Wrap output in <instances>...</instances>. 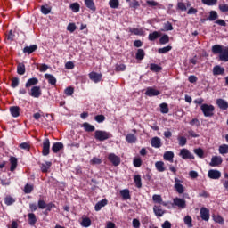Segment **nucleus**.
I'll return each instance as SVG.
<instances>
[{
  "mask_svg": "<svg viewBox=\"0 0 228 228\" xmlns=\"http://www.w3.org/2000/svg\"><path fill=\"white\" fill-rule=\"evenodd\" d=\"M172 51V46L170 45H167V46H165L163 48H159L158 49V53L159 54H167V53Z\"/></svg>",
  "mask_w": 228,
  "mask_h": 228,
  "instance_id": "49",
  "label": "nucleus"
},
{
  "mask_svg": "<svg viewBox=\"0 0 228 228\" xmlns=\"http://www.w3.org/2000/svg\"><path fill=\"white\" fill-rule=\"evenodd\" d=\"M133 165L135 168H140L142 167V159L141 158H134Z\"/></svg>",
  "mask_w": 228,
  "mask_h": 228,
  "instance_id": "57",
  "label": "nucleus"
},
{
  "mask_svg": "<svg viewBox=\"0 0 228 228\" xmlns=\"http://www.w3.org/2000/svg\"><path fill=\"white\" fill-rule=\"evenodd\" d=\"M37 49H38L37 45H31L30 46H25L23 48V53L24 54H33Z\"/></svg>",
  "mask_w": 228,
  "mask_h": 228,
  "instance_id": "20",
  "label": "nucleus"
},
{
  "mask_svg": "<svg viewBox=\"0 0 228 228\" xmlns=\"http://www.w3.org/2000/svg\"><path fill=\"white\" fill-rule=\"evenodd\" d=\"M85 4H86V8H88L92 12H95V10H97L94 0H85Z\"/></svg>",
  "mask_w": 228,
  "mask_h": 228,
  "instance_id": "31",
  "label": "nucleus"
},
{
  "mask_svg": "<svg viewBox=\"0 0 228 228\" xmlns=\"http://www.w3.org/2000/svg\"><path fill=\"white\" fill-rule=\"evenodd\" d=\"M216 103L218 106L219 110H222L223 111H225L226 110H228V102L224 99L218 98Z\"/></svg>",
  "mask_w": 228,
  "mask_h": 228,
  "instance_id": "11",
  "label": "nucleus"
},
{
  "mask_svg": "<svg viewBox=\"0 0 228 228\" xmlns=\"http://www.w3.org/2000/svg\"><path fill=\"white\" fill-rule=\"evenodd\" d=\"M161 92L159 90H156L153 87H148L145 92V95L148 97H156L158 95H160Z\"/></svg>",
  "mask_w": 228,
  "mask_h": 228,
  "instance_id": "12",
  "label": "nucleus"
},
{
  "mask_svg": "<svg viewBox=\"0 0 228 228\" xmlns=\"http://www.w3.org/2000/svg\"><path fill=\"white\" fill-rule=\"evenodd\" d=\"M82 127L85 129L86 133H94V131H95V126L90 125L88 122L83 123Z\"/></svg>",
  "mask_w": 228,
  "mask_h": 228,
  "instance_id": "26",
  "label": "nucleus"
},
{
  "mask_svg": "<svg viewBox=\"0 0 228 228\" xmlns=\"http://www.w3.org/2000/svg\"><path fill=\"white\" fill-rule=\"evenodd\" d=\"M218 8L222 13H228V4L225 3L220 4Z\"/></svg>",
  "mask_w": 228,
  "mask_h": 228,
  "instance_id": "52",
  "label": "nucleus"
},
{
  "mask_svg": "<svg viewBox=\"0 0 228 228\" xmlns=\"http://www.w3.org/2000/svg\"><path fill=\"white\" fill-rule=\"evenodd\" d=\"M151 147H154L155 149H159V147H161V138L153 137L151 140Z\"/></svg>",
  "mask_w": 228,
  "mask_h": 228,
  "instance_id": "24",
  "label": "nucleus"
},
{
  "mask_svg": "<svg viewBox=\"0 0 228 228\" xmlns=\"http://www.w3.org/2000/svg\"><path fill=\"white\" fill-rule=\"evenodd\" d=\"M134 183L136 188H142V175H135L134 176Z\"/></svg>",
  "mask_w": 228,
  "mask_h": 228,
  "instance_id": "38",
  "label": "nucleus"
},
{
  "mask_svg": "<svg viewBox=\"0 0 228 228\" xmlns=\"http://www.w3.org/2000/svg\"><path fill=\"white\" fill-rule=\"evenodd\" d=\"M152 200L154 204H163V198H161V195L154 194L152 196Z\"/></svg>",
  "mask_w": 228,
  "mask_h": 228,
  "instance_id": "48",
  "label": "nucleus"
},
{
  "mask_svg": "<svg viewBox=\"0 0 228 228\" xmlns=\"http://www.w3.org/2000/svg\"><path fill=\"white\" fill-rule=\"evenodd\" d=\"M170 42V37L168 35L164 34L160 38H159V44L160 45H165V44H168Z\"/></svg>",
  "mask_w": 228,
  "mask_h": 228,
  "instance_id": "43",
  "label": "nucleus"
},
{
  "mask_svg": "<svg viewBox=\"0 0 228 228\" xmlns=\"http://www.w3.org/2000/svg\"><path fill=\"white\" fill-rule=\"evenodd\" d=\"M228 152V145L223 144L219 146V154H227Z\"/></svg>",
  "mask_w": 228,
  "mask_h": 228,
  "instance_id": "60",
  "label": "nucleus"
},
{
  "mask_svg": "<svg viewBox=\"0 0 228 228\" xmlns=\"http://www.w3.org/2000/svg\"><path fill=\"white\" fill-rule=\"evenodd\" d=\"M160 108V113L167 114L168 111H170V109L168 108V104L164 102L159 105Z\"/></svg>",
  "mask_w": 228,
  "mask_h": 228,
  "instance_id": "45",
  "label": "nucleus"
},
{
  "mask_svg": "<svg viewBox=\"0 0 228 228\" xmlns=\"http://www.w3.org/2000/svg\"><path fill=\"white\" fill-rule=\"evenodd\" d=\"M69 8L74 12V13H77L81 8L78 3H73L69 5Z\"/></svg>",
  "mask_w": 228,
  "mask_h": 228,
  "instance_id": "50",
  "label": "nucleus"
},
{
  "mask_svg": "<svg viewBox=\"0 0 228 228\" xmlns=\"http://www.w3.org/2000/svg\"><path fill=\"white\" fill-rule=\"evenodd\" d=\"M164 28H165V31L174 30V27L172 26V23L170 21H167L166 23H164Z\"/></svg>",
  "mask_w": 228,
  "mask_h": 228,
  "instance_id": "63",
  "label": "nucleus"
},
{
  "mask_svg": "<svg viewBox=\"0 0 228 228\" xmlns=\"http://www.w3.org/2000/svg\"><path fill=\"white\" fill-rule=\"evenodd\" d=\"M10 113H11L12 117H13L14 118L20 117V107H19V106L10 107Z\"/></svg>",
  "mask_w": 228,
  "mask_h": 228,
  "instance_id": "17",
  "label": "nucleus"
},
{
  "mask_svg": "<svg viewBox=\"0 0 228 228\" xmlns=\"http://www.w3.org/2000/svg\"><path fill=\"white\" fill-rule=\"evenodd\" d=\"M173 202L175 206H177V208H180L181 209H184L186 208V200L183 199L175 198Z\"/></svg>",
  "mask_w": 228,
  "mask_h": 228,
  "instance_id": "15",
  "label": "nucleus"
},
{
  "mask_svg": "<svg viewBox=\"0 0 228 228\" xmlns=\"http://www.w3.org/2000/svg\"><path fill=\"white\" fill-rule=\"evenodd\" d=\"M4 203L6 206H12V204H15V199L12 198L11 196H7L4 199Z\"/></svg>",
  "mask_w": 228,
  "mask_h": 228,
  "instance_id": "58",
  "label": "nucleus"
},
{
  "mask_svg": "<svg viewBox=\"0 0 228 228\" xmlns=\"http://www.w3.org/2000/svg\"><path fill=\"white\" fill-rule=\"evenodd\" d=\"M135 58L136 60H143V58H145V51H143V49H138L137 53L135 54Z\"/></svg>",
  "mask_w": 228,
  "mask_h": 228,
  "instance_id": "46",
  "label": "nucleus"
},
{
  "mask_svg": "<svg viewBox=\"0 0 228 228\" xmlns=\"http://www.w3.org/2000/svg\"><path fill=\"white\" fill-rule=\"evenodd\" d=\"M136 140H138L136 138V135H134V134H128L126 136V142H127V143H136Z\"/></svg>",
  "mask_w": 228,
  "mask_h": 228,
  "instance_id": "34",
  "label": "nucleus"
},
{
  "mask_svg": "<svg viewBox=\"0 0 228 228\" xmlns=\"http://www.w3.org/2000/svg\"><path fill=\"white\" fill-rule=\"evenodd\" d=\"M17 74H19L20 76H24V74H26V65H24V63L22 62L18 63Z\"/></svg>",
  "mask_w": 228,
  "mask_h": 228,
  "instance_id": "29",
  "label": "nucleus"
},
{
  "mask_svg": "<svg viewBox=\"0 0 228 228\" xmlns=\"http://www.w3.org/2000/svg\"><path fill=\"white\" fill-rule=\"evenodd\" d=\"M183 222L185 224V225H187V227L189 228H191L193 227V219H191V216H186L184 218H183Z\"/></svg>",
  "mask_w": 228,
  "mask_h": 228,
  "instance_id": "44",
  "label": "nucleus"
},
{
  "mask_svg": "<svg viewBox=\"0 0 228 228\" xmlns=\"http://www.w3.org/2000/svg\"><path fill=\"white\" fill-rule=\"evenodd\" d=\"M193 152L194 154H196V156H198V158H200V159H204V150H202V148H196L193 150Z\"/></svg>",
  "mask_w": 228,
  "mask_h": 228,
  "instance_id": "42",
  "label": "nucleus"
},
{
  "mask_svg": "<svg viewBox=\"0 0 228 228\" xmlns=\"http://www.w3.org/2000/svg\"><path fill=\"white\" fill-rule=\"evenodd\" d=\"M129 33H132V35H137L139 37H142L143 35V28H128Z\"/></svg>",
  "mask_w": 228,
  "mask_h": 228,
  "instance_id": "30",
  "label": "nucleus"
},
{
  "mask_svg": "<svg viewBox=\"0 0 228 228\" xmlns=\"http://www.w3.org/2000/svg\"><path fill=\"white\" fill-rule=\"evenodd\" d=\"M28 224L31 225V227L35 226L37 224V216L34 213L28 214Z\"/></svg>",
  "mask_w": 228,
  "mask_h": 228,
  "instance_id": "25",
  "label": "nucleus"
},
{
  "mask_svg": "<svg viewBox=\"0 0 228 228\" xmlns=\"http://www.w3.org/2000/svg\"><path fill=\"white\" fill-rule=\"evenodd\" d=\"M10 164H11V167H10V170L11 172H15V170L17 169V165H19V160L17 159L16 157H10Z\"/></svg>",
  "mask_w": 228,
  "mask_h": 228,
  "instance_id": "18",
  "label": "nucleus"
},
{
  "mask_svg": "<svg viewBox=\"0 0 228 228\" xmlns=\"http://www.w3.org/2000/svg\"><path fill=\"white\" fill-rule=\"evenodd\" d=\"M64 145L62 142H54L52 146V151L54 154H58L60 151H63Z\"/></svg>",
  "mask_w": 228,
  "mask_h": 228,
  "instance_id": "23",
  "label": "nucleus"
},
{
  "mask_svg": "<svg viewBox=\"0 0 228 228\" xmlns=\"http://www.w3.org/2000/svg\"><path fill=\"white\" fill-rule=\"evenodd\" d=\"M47 207V203H45V201H44L43 200H39L37 202V208L39 209H45V208Z\"/></svg>",
  "mask_w": 228,
  "mask_h": 228,
  "instance_id": "64",
  "label": "nucleus"
},
{
  "mask_svg": "<svg viewBox=\"0 0 228 228\" xmlns=\"http://www.w3.org/2000/svg\"><path fill=\"white\" fill-rule=\"evenodd\" d=\"M219 60L221 61H228V46L223 49L222 53L219 54Z\"/></svg>",
  "mask_w": 228,
  "mask_h": 228,
  "instance_id": "27",
  "label": "nucleus"
},
{
  "mask_svg": "<svg viewBox=\"0 0 228 228\" xmlns=\"http://www.w3.org/2000/svg\"><path fill=\"white\" fill-rule=\"evenodd\" d=\"M19 84H20L19 77H14L12 78V83H11L12 88H17V86H19Z\"/></svg>",
  "mask_w": 228,
  "mask_h": 228,
  "instance_id": "61",
  "label": "nucleus"
},
{
  "mask_svg": "<svg viewBox=\"0 0 228 228\" xmlns=\"http://www.w3.org/2000/svg\"><path fill=\"white\" fill-rule=\"evenodd\" d=\"M155 167L156 170H158L159 172H165V170H167V168L165 167V162L163 161H157L155 163Z\"/></svg>",
  "mask_w": 228,
  "mask_h": 228,
  "instance_id": "33",
  "label": "nucleus"
},
{
  "mask_svg": "<svg viewBox=\"0 0 228 228\" xmlns=\"http://www.w3.org/2000/svg\"><path fill=\"white\" fill-rule=\"evenodd\" d=\"M89 79L94 83H101L102 80V74L93 71L89 73Z\"/></svg>",
  "mask_w": 228,
  "mask_h": 228,
  "instance_id": "6",
  "label": "nucleus"
},
{
  "mask_svg": "<svg viewBox=\"0 0 228 228\" xmlns=\"http://www.w3.org/2000/svg\"><path fill=\"white\" fill-rule=\"evenodd\" d=\"M177 140H178V143H179L180 147H184V145H186V143H188V140L184 136H178Z\"/></svg>",
  "mask_w": 228,
  "mask_h": 228,
  "instance_id": "51",
  "label": "nucleus"
},
{
  "mask_svg": "<svg viewBox=\"0 0 228 228\" xmlns=\"http://www.w3.org/2000/svg\"><path fill=\"white\" fill-rule=\"evenodd\" d=\"M28 95L34 99H38L42 95V89L38 86H34L28 92Z\"/></svg>",
  "mask_w": 228,
  "mask_h": 228,
  "instance_id": "5",
  "label": "nucleus"
},
{
  "mask_svg": "<svg viewBox=\"0 0 228 228\" xmlns=\"http://www.w3.org/2000/svg\"><path fill=\"white\" fill-rule=\"evenodd\" d=\"M129 7L133 8L134 10L140 8V2H138L137 0H132L129 3Z\"/></svg>",
  "mask_w": 228,
  "mask_h": 228,
  "instance_id": "54",
  "label": "nucleus"
},
{
  "mask_svg": "<svg viewBox=\"0 0 228 228\" xmlns=\"http://www.w3.org/2000/svg\"><path fill=\"white\" fill-rule=\"evenodd\" d=\"M159 37H161V35L159 34V32L158 31H154L153 33H150L148 36V39L151 42H154V40H158V38H159Z\"/></svg>",
  "mask_w": 228,
  "mask_h": 228,
  "instance_id": "37",
  "label": "nucleus"
},
{
  "mask_svg": "<svg viewBox=\"0 0 228 228\" xmlns=\"http://www.w3.org/2000/svg\"><path fill=\"white\" fill-rule=\"evenodd\" d=\"M153 213L155 216H159V218H161V216H163V215H165V213L167 212L161 209V206L155 205L153 207Z\"/></svg>",
  "mask_w": 228,
  "mask_h": 228,
  "instance_id": "19",
  "label": "nucleus"
},
{
  "mask_svg": "<svg viewBox=\"0 0 228 228\" xmlns=\"http://www.w3.org/2000/svg\"><path fill=\"white\" fill-rule=\"evenodd\" d=\"M224 74H225V69L221 66L216 65L213 68L214 76H224Z\"/></svg>",
  "mask_w": 228,
  "mask_h": 228,
  "instance_id": "21",
  "label": "nucleus"
},
{
  "mask_svg": "<svg viewBox=\"0 0 228 228\" xmlns=\"http://www.w3.org/2000/svg\"><path fill=\"white\" fill-rule=\"evenodd\" d=\"M165 161H169L170 163H174V153L173 151H166L163 156Z\"/></svg>",
  "mask_w": 228,
  "mask_h": 228,
  "instance_id": "32",
  "label": "nucleus"
},
{
  "mask_svg": "<svg viewBox=\"0 0 228 228\" xmlns=\"http://www.w3.org/2000/svg\"><path fill=\"white\" fill-rule=\"evenodd\" d=\"M45 79H46V81L48 82L49 85H51L52 86H56V77H54V75L46 73L45 74Z\"/></svg>",
  "mask_w": 228,
  "mask_h": 228,
  "instance_id": "16",
  "label": "nucleus"
},
{
  "mask_svg": "<svg viewBox=\"0 0 228 228\" xmlns=\"http://www.w3.org/2000/svg\"><path fill=\"white\" fill-rule=\"evenodd\" d=\"M216 19H218V12H216V11H211L209 12L208 20H210V22H213L216 20Z\"/></svg>",
  "mask_w": 228,
  "mask_h": 228,
  "instance_id": "47",
  "label": "nucleus"
},
{
  "mask_svg": "<svg viewBox=\"0 0 228 228\" xmlns=\"http://www.w3.org/2000/svg\"><path fill=\"white\" fill-rule=\"evenodd\" d=\"M33 190H34V186L29 183H27L24 187L23 191L24 193L29 194L31 193V191H33Z\"/></svg>",
  "mask_w": 228,
  "mask_h": 228,
  "instance_id": "59",
  "label": "nucleus"
},
{
  "mask_svg": "<svg viewBox=\"0 0 228 228\" xmlns=\"http://www.w3.org/2000/svg\"><path fill=\"white\" fill-rule=\"evenodd\" d=\"M126 69L125 64H116L115 70L116 72H124Z\"/></svg>",
  "mask_w": 228,
  "mask_h": 228,
  "instance_id": "62",
  "label": "nucleus"
},
{
  "mask_svg": "<svg viewBox=\"0 0 228 228\" xmlns=\"http://www.w3.org/2000/svg\"><path fill=\"white\" fill-rule=\"evenodd\" d=\"M223 51L224 48L220 45H215L212 46V53H214V54H221Z\"/></svg>",
  "mask_w": 228,
  "mask_h": 228,
  "instance_id": "41",
  "label": "nucleus"
},
{
  "mask_svg": "<svg viewBox=\"0 0 228 228\" xmlns=\"http://www.w3.org/2000/svg\"><path fill=\"white\" fill-rule=\"evenodd\" d=\"M109 5L110 6V8L117 9L120 5V2H118V0H110Z\"/></svg>",
  "mask_w": 228,
  "mask_h": 228,
  "instance_id": "53",
  "label": "nucleus"
},
{
  "mask_svg": "<svg viewBox=\"0 0 228 228\" xmlns=\"http://www.w3.org/2000/svg\"><path fill=\"white\" fill-rule=\"evenodd\" d=\"M179 156L182 159H195V155L190 150L183 148L180 151Z\"/></svg>",
  "mask_w": 228,
  "mask_h": 228,
  "instance_id": "3",
  "label": "nucleus"
},
{
  "mask_svg": "<svg viewBox=\"0 0 228 228\" xmlns=\"http://www.w3.org/2000/svg\"><path fill=\"white\" fill-rule=\"evenodd\" d=\"M94 120H95V122H98V124H102V122H104V120H106V117L102 114L96 115L94 117Z\"/></svg>",
  "mask_w": 228,
  "mask_h": 228,
  "instance_id": "55",
  "label": "nucleus"
},
{
  "mask_svg": "<svg viewBox=\"0 0 228 228\" xmlns=\"http://www.w3.org/2000/svg\"><path fill=\"white\" fill-rule=\"evenodd\" d=\"M50 152H51V141H49V138H45L43 141L42 155L49 156Z\"/></svg>",
  "mask_w": 228,
  "mask_h": 228,
  "instance_id": "4",
  "label": "nucleus"
},
{
  "mask_svg": "<svg viewBox=\"0 0 228 228\" xmlns=\"http://www.w3.org/2000/svg\"><path fill=\"white\" fill-rule=\"evenodd\" d=\"M35 85H38V78H29L25 84V88H31V86H35Z\"/></svg>",
  "mask_w": 228,
  "mask_h": 228,
  "instance_id": "28",
  "label": "nucleus"
},
{
  "mask_svg": "<svg viewBox=\"0 0 228 228\" xmlns=\"http://www.w3.org/2000/svg\"><path fill=\"white\" fill-rule=\"evenodd\" d=\"M120 195L125 200H129V199H131V194L129 193V189L121 190Z\"/></svg>",
  "mask_w": 228,
  "mask_h": 228,
  "instance_id": "36",
  "label": "nucleus"
},
{
  "mask_svg": "<svg viewBox=\"0 0 228 228\" xmlns=\"http://www.w3.org/2000/svg\"><path fill=\"white\" fill-rule=\"evenodd\" d=\"M150 70H151V72H161L163 68L158 64L151 63L150 64Z\"/></svg>",
  "mask_w": 228,
  "mask_h": 228,
  "instance_id": "39",
  "label": "nucleus"
},
{
  "mask_svg": "<svg viewBox=\"0 0 228 228\" xmlns=\"http://www.w3.org/2000/svg\"><path fill=\"white\" fill-rule=\"evenodd\" d=\"M201 3L207 4V6H215L218 3V0H201Z\"/></svg>",
  "mask_w": 228,
  "mask_h": 228,
  "instance_id": "56",
  "label": "nucleus"
},
{
  "mask_svg": "<svg viewBox=\"0 0 228 228\" xmlns=\"http://www.w3.org/2000/svg\"><path fill=\"white\" fill-rule=\"evenodd\" d=\"M94 138L98 142H106V140H110V138H113V134L104 130H96L94 132Z\"/></svg>",
  "mask_w": 228,
  "mask_h": 228,
  "instance_id": "1",
  "label": "nucleus"
},
{
  "mask_svg": "<svg viewBox=\"0 0 228 228\" xmlns=\"http://www.w3.org/2000/svg\"><path fill=\"white\" fill-rule=\"evenodd\" d=\"M175 185L174 188L175 190V191H177L180 195H183V193H184V186L183 184H181V181L179 180V178H175Z\"/></svg>",
  "mask_w": 228,
  "mask_h": 228,
  "instance_id": "9",
  "label": "nucleus"
},
{
  "mask_svg": "<svg viewBox=\"0 0 228 228\" xmlns=\"http://www.w3.org/2000/svg\"><path fill=\"white\" fill-rule=\"evenodd\" d=\"M39 168L43 174H48L49 170H51V167H53V162L46 161L45 164L38 163Z\"/></svg>",
  "mask_w": 228,
  "mask_h": 228,
  "instance_id": "7",
  "label": "nucleus"
},
{
  "mask_svg": "<svg viewBox=\"0 0 228 228\" xmlns=\"http://www.w3.org/2000/svg\"><path fill=\"white\" fill-rule=\"evenodd\" d=\"M105 206H108V200L103 199L101 201H98L95 206H94V210L95 211H101V209H102V208H104Z\"/></svg>",
  "mask_w": 228,
  "mask_h": 228,
  "instance_id": "22",
  "label": "nucleus"
},
{
  "mask_svg": "<svg viewBox=\"0 0 228 228\" xmlns=\"http://www.w3.org/2000/svg\"><path fill=\"white\" fill-rule=\"evenodd\" d=\"M80 225L82 227H90V225H92V220L89 217H84L82 218Z\"/></svg>",
  "mask_w": 228,
  "mask_h": 228,
  "instance_id": "40",
  "label": "nucleus"
},
{
  "mask_svg": "<svg viewBox=\"0 0 228 228\" xmlns=\"http://www.w3.org/2000/svg\"><path fill=\"white\" fill-rule=\"evenodd\" d=\"M223 161L224 160L222 159V157L214 156V157H212L209 165H210V167H220V165H222Z\"/></svg>",
  "mask_w": 228,
  "mask_h": 228,
  "instance_id": "13",
  "label": "nucleus"
},
{
  "mask_svg": "<svg viewBox=\"0 0 228 228\" xmlns=\"http://www.w3.org/2000/svg\"><path fill=\"white\" fill-rule=\"evenodd\" d=\"M108 159L114 167H118V165H120V157L115 155V153L109 154Z\"/></svg>",
  "mask_w": 228,
  "mask_h": 228,
  "instance_id": "10",
  "label": "nucleus"
},
{
  "mask_svg": "<svg viewBox=\"0 0 228 228\" xmlns=\"http://www.w3.org/2000/svg\"><path fill=\"white\" fill-rule=\"evenodd\" d=\"M200 218L204 220L205 222L209 221V210L206 208L202 207L200 210Z\"/></svg>",
  "mask_w": 228,
  "mask_h": 228,
  "instance_id": "14",
  "label": "nucleus"
},
{
  "mask_svg": "<svg viewBox=\"0 0 228 228\" xmlns=\"http://www.w3.org/2000/svg\"><path fill=\"white\" fill-rule=\"evenodd\" d=\"M204 117H213L215 115V106L204 103L200 106Z\"/></svg>",
  "mask_w": 228,
  "mask_h": 228,
  "instance_id": "2",
  "label": "nucleus"
},
{
  "mask_svg": "<svg viewBox=\"0 0 228 228\" xmlns=\"http://www.w3.org/2000/svg\"><path fill=\"white\" fill-rule=\"evenodd\" d=\"M208 177H209V179H220V177H222V173L216 169H210L208 172Z\"/></svg>",
  "mask_w": 228,
  "mask_h": 228,
  "instance_id": "8",
  "label": "nucleus"
},
{
  "mask_svg": "<svg viewBox=\"0 0 228 228\" xmlns=\"http://www.w3.org/2000/svg\"><path fill=\"white\" fill-rule=\"evenodd\" d=\"M52 10H53V7L49 6L48 4H45L41 6V13H43V15H49Z\"/></svg>",
  "mask_w": 228,
  "mask_h": 228,
  "instance_id": "35",
  "label": "nucleus"
}]
</instances>
